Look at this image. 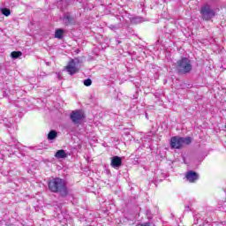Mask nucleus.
I'll use <instances>...</instances> for the list:
<instances>
[{
    "mask_svg": "<svg viewBox=\"0 0 226 226\" xmlns=\"http://www.w3.org/2000/svg\"><path fill=\"white\" fill-rule=\"evenodd\" d=\"M48 186L53 193H59L61 197H68V186L64 179L53 178L49 180Z\"/></svg>",
    "mask_w": 226,
    "mask_h": 226,
    "instance_id": "f257e3e1",
    "label": "nucleus"
},
{
    "mask_svg": "<svg viewBox=\"0 0 226 226\" xmlns=\"http://www.w3.org/2000/svg\"><path fill=\"white\" fill-rule=\"evenodd\" d=\"M189 144H192V137L175 136L170 139V142L171 149H181V147L189 146Z\"/></svg>",
    "mask_w": 226,
    "mask_h": 226,
    "instance_id": "f03ea898",
    "label": "nucleus"
},
{
    "mask_svg": "<svg viewBox=\"0 0 226 226\" xmlns=\"http://www.w3.org/2000/svg\"><path fill=\"white\" fill-rule=\"evenodd\" d=\"M176 68L178 73L185 75V73H190L193 66L192 65V61L189 58L182 57L177 62Z\"/></svg>",
    "mask_w": 226,
    "mask_h": 226,
    "instance_id": "7ed1b4c3",
    "label": "nucleus"
},
{
    "mask_svg": "<svg viewBox=\"0 0 226 226\" xmlns=\"http://www.w3.org/2000/svg\"><path fill=\"white\" fill-rule=\"evenodd\" d=\"M200 15L203 20H211L216 12L211 8V5L205 4L200 9Z\"/></svg>",
    "mask_w": 226,
    "mask_h": 226,
    "instance_id": "20e7f679",
    "label": "nucleus"
},
{
    "mask_svg": "<svg viewBox=\"0 0 226 226\" xmlns=\"http://www.w3.org/2000/svg\"><path fill=\"white\" fill-rule=\"evenodd\" d=\"M79 59L75 58V59H72L67 66L64 67L65 72H67V73H69V75L73 76L75 75V73H79Z\"/></svg>",
    "mask_w": 226,
    "mask_h": 226,
    "instance_id": "39448f33",
    "label": "nucleus"
},
{
    "mask_svg": "<svg viewBox=\"0 0 226 226\" xmlns=\"http://www.w3.org/2000/svg\"><path fill=\"white\" fill-rule=\"evenodd\" d=\"M70 119L73 124H80L84 119V113L80 110H74L70 114Z\"/></svg>",
    "mask_w": 226,
    "mask_h": 226,
    "instance_id": "423d86ee",
    "label": "nucleus"
},
{
    "mask_svg": "<svg viewBox=\"0 0 226 226\" xmlns=\"http://www.w3.org/2000/svg\"><path fill=\"white\" fill-rule=\"evenodd\" d=\"M185 178L189 183H195L199 179V174L193 170H190L186 173Z\"/></svg>",
    "mask_w": 226,
    "mask_h": 226,
    "instance_id": "0eeeda50",
    "label": "nucleus"
},
{
    "mask_svg": "<svg viewBox=\"0 0 226 226\" xmlns=\"http://www.w3.org/2000/svg\"><path fill=\"white\" fill-rule=\"evenodd\" d=\"M121 165H123V159L121 157L116 155L111 159V167L113 169H119Z\"/></svg>",
    "mask_w": 226,
    "mask_h": 226,
    "instance_id": "6e6552de",
    "label": "nucleus"
},
{
    "mask_svg": "<svg viewBox=\"0 0 226 226\" xmlns=\"http://www.w3.org/2000/svg\"><path fill=\"white\" fill-rule=\"evenodd\" d=\"M63 22L65 26H72V24H75V18L70 13H66L64 15Z\"/></svg>",
    "mask_w": 226,
    "mask_h": 226,
    "instance_id": "1a4fd4ad",
    "label": "nucleus"
},
{
    "mask_svg": "<svg viewBox=\"0 0 226 226\" xmlns=\"http://www.w3.org/2000/svg\"><path fill=\"white\" fill-rule=\"evenodd\" d=\"M55 158H56L57 160L68 158V154H66V151L61 149L56 151V153L55 154Z\"/></svg>",
    "mask_w": 226,
    "mask_h": 226,
    "instance_id": "9d476101",
    "label": "nucleus"
},
{
    "mask_svg": "<svg viewBox=\"0 0 226 226\" xmlns=\"http://www.w3.org/2000/svg\"><path fill=\"white\" fill-rule=\"evenodd\" d=\"M64 34V30L58 28L55 32V38H57L58 40H63Z\"/></svg>",
    "mask_w": 226,
    "mask_h": 226,
    "instance_id": "9b49d317",
    "label": "nucleus"
},
{
    "mask_svg": "<svg viewBox=\"0 0 226 226\" xmlns=\"http://www.w3.org/2000/svg\"><path fill=\"white\" fill-rule=\"evenodd\" d=\"M57 138V132L52 130L48 134V140H54V139Z\"/></svg>",
    "mask_w": 226,
    "mask_h": 226,
    "instance_id": "f8f14e48",
    "label": "nucleus"
},
{
    "mask_svg": "<svg viewBox=\"0 0 226 226\" xmlns=\"http://www.w3.org/2000/svg\"><path fill=\"white\" fill-rule=\"evenodd\" d=\"M20 56H22V52L20 51H12L11 53V57H12V59H19Z\"/></svg>",
    "mask_w": 226,
    "mask_h": 226,
    "instance_id": "ddd939ff",
    "label": "nucleus"
},
{
    "mask_svg": "<svg viewBox=\"0 0 226 226\" xmlns=\"http://www.w3.org/2000/svg\"><path fill=\"white\" fill-rule=\"evenodd\" d=\"M1 11H2V14L4 15L5 17H10V15H11V11H10V9L2 8Z\"/></svg>",
    "mask_w": 226,
    "mask_h": 226,
    "instance_id": "4468645a",
    "label": "nucleus"
},
{
    "mask_svg": "<svg viewBox=\"0 0 226 226\" xmlns=\"http://www.w3.org/2000/svg\"><path fill=\"white\" fill-rule=\"evenodd\" d=\"M84 86H86L87 87H89V86H91V84H93V80H91V79H87L83 81Z\"/></svg>",
    "mask_w": 226,
    "mask_h": 226,
    "instance_id": "2eb2a0df",
    "label": "nucleus"
},
{
    "mask_svg": "<svg viewBox=\"0 0 226 226\" xmlns=\"http://www.w3.org/2000/svg\"><path fill=\"white\" fill-rule=\"evenodd\" d=\"M109 27L111 29V31H117V29H119V26L116 25H110Z\"/></svg>",
    "mask_w": 226,
    "mask_h": 226,
    "instance_id": "dca6fc26",
    "label": "nucleus"
},
{
    "mask_svg": "<svg viewBox=\"0 0 226 226\" xmlns=\"http://www.w3.org/2000/svg\"><path fill=\"white\" fill-rule=\"evenodd\" d=\"M56 77H57V79H59V80H61V73H59V72H56Z\"/></svg>",
    "mask_w": 226,
    "mask_h": 226,
    "instance_id": "f3484780",
    "label": "nucleus"
}]
</instances>
